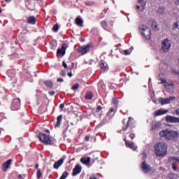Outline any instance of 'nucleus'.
I'll return each instance as SVG.
<instances>
[{
	"label": "nucleus",
	"mask_w": 179,
	"mask_h": 179,
	"mask_svg": "<svg viewBox=\"0 0 179 179\" xmlns=\"http://www.w3.org/2000/svg\"><path fill=\"white\" fill-rule=\"evenodd\" d=\"M160 138H163L165 141H171V142H177L179 138V132L175 130L164 129L159 132Z\"/></svg>",
	"instance_id": "f257e3e1"
},
{
	"label": "nucleus",
	"mask_w": 179,
	"mask_h": 179,
	"mask_svg": "<svg viewBox=\"0 0 179 179\" xmlns=\"http://www.w3.org/2000/svg\"><path fill=\"white\" fill-rule=\"evenodd\" d=\"M122 129L120 130V132H126L127 134H129V137L131 139V141L135 138V134H134V128H135V125L132 124V122H131V117H129V120L127 121V119H124L122 120Z\"/></svg>",
	"instance_id": "f03ea898"
},
{
	"label": "nucleus",
	"mask_w": 179,
	"mask_h": 179,
	"mask_svg": "<svg viewBox=\"0 0 179 179\" xmlns=\"http://www.w3.org/2000/svg\"><path fill=\"white\" fill-rule=\"evenodd\" d=\"M167 144L164 142H158L154 145V152L157 157H163L167 155Z\"/></svg>",
	"instance_id": "7ed1b4c3"
},
{
	"label": "nucleus",
	"mask_w": 179,
	"mask_h": 179,
	"mask_svg": "<svg viewBox=\"0 0 179 179\" xmlns=\"http://www.w3.org/2000/svg\"><path fill=\"white\" fill-rule=\"evenodd\" d=\"M139 30L143 36L147 39L150 40L152 38V32L150 31V29L148 28V27L145 24L139 25Z\"/></svg>",
	"instance_id": "20e7f679"
},
{
	"label": "nucleus",
	"mask_w": 179,
	"mask_h": 179,
	"mask_svg": "<svg viewBox=\"0 0 179 179\" xmlns=\"http://www.w3.org/2000/svg\"><path fill=\"white\" fill-rule=\"evenodd\" d=\"M38 138L40 142H42L44 145H52V140L50 139V136L44 133H40L38 135Z\"/></svg>",
	"instance_id": "39448f33"
},
{
	"label": "nucleus",
	"mask_w": 179,
	"mask_h": 179,
	"mask_svg": "<svg viewBox=\"0 0 179 179\" xmlns=\"http://www.w3.org/2000/svg\"><path fill=\"white\" fill-rule=\"evenodd\" d=\"M162 51L164 52H169V51H170V48H171V43H170V41L168 38H166L165 40L162 41Z\"/></svg>",
	"instance_id": "423d86ee"
},
{
	"label": "nucleus",
	"mask_w": 179,
	"mask_h": 179,
	"mask_svg": "<svg viewBox=\"0 0 179 179\" xmlns=\"http://www.w3.org/2000/svg\"><path fill=\"white\" fill-rule=\"evenodd\" d=\"M90 44H87V45L80 46V48H77L78 52L82 54V55H85V54H87L89 51H90Z\"/></svg>",
	"instance_id": "0eeeda50"
},
{
	"label": "nucleus",
	"mask_w": 179,
	"mask_h": 179,
	"mask_svg": "<svg viewBox=\"0 0 179 179\" xmlns=\"http://www.w3.org/2000/svg\"><path fill=\"white\" fill-rule=\"evenodd\" d=\"M20 108V99H15L13 100L11 110L17 111Z\"/></svg>",
	"instance_id": "6e6552de"
},
{
	"label": "nucleus",
	"mask_w": 179,
	"mask_h": 179,
	"mask_svg": "<svg viewBox=\"0 0 179 179\" xmlns=\"http://www.w3.org/2000/svg\"><path fill=\"white\" fill-rule=\"evenodd\" d=\"M66 53V43H64L61 48H58L57 50V57H64Z\"/></svg>",
	"instance_id": "1a4fd4ad"
},
{
	"label": "nucleus",
	"mask_w": 179,
	"mask_h": 179,
	"mask_svg": "<svg viewBox=\"0 0 179 179\" xmlns=\"http://www.w3.org/2000/svg\"><path fill=\"white\" fill-rule=\"evenodd\" d=\"M141 169L145 174H148L149 171H152V166L148 164L146 162H143L141 164Z\"/></svg>",
	"instance_id": "9d476101"
},
{
	"label": "nucleus",
	"mask_w": 179,
	"mask_h": 179,
	"mask_svg": "<svg viewBox=\"0 0 179 179\" xmlns=\"http://www.w3.org/2000/svg\"><path fill=\"white\" fill-rule=\"evenodd\" d=\"M166 122H171L172 124H178L179 123V117L168 115L165 118Z\"/></svg>",
	"instance_id": "9b49d317"
},
{
	"label": "nucleus",
	"mask_w": 179,
	"mask_h": 179,
	"mask_svg": "<svg viewBox=\"0 0 179 179\" xmlns=\"http://www.w3.org/2000/svg\"><path fill=\"white\" fill-rule=\"evenodd\" d=\"M173 100H176V96H169L168 99L161 98L159 103H161L162 106H164L166 104H170Z\"/></svg>",
	"instance_id": "f8f14e48"
},
{
	"label": "nucleus",
	"mask_w": 179,
	"mask_h": 179,
	"mask_svg": "<svg viewBox=\"0 0 179 179\" xmlns=\"http://www.w3.org/2000/svg\"><path fill=\"white\" fill-rule=\"evenodd\" d=\"M82 171V166L79 164H77L73 169L72 176H78V174H80Z\"/></svg>",
	"instance_id": "ddd939ff"
},
{
	"label": "nucleus",
	"mask_w": 179,
	"mask_h": 179,
	"mask_svg": "<svg viewBox=\"0 0 179 179\" xmlns=\"http://www.w3.org/2000/svg\"><path fill=\"white\" fill-rule=\"evenodd\" d=\"M124 141L125 142V145L127 146V148H129L133 150H135L136 149V147H135V144H134V143L127 140V138H124Z\"/></svg>",
	"instance_id": "4468645a"
},
{
	"label": "nucleus",
	"mask_w": 179,
	"mask_h": 179,
	"mask_svg": "<svg viewBox=\"0 0 179 179\" xmlns=\"http://www.w3.org/2000/svg\"><path fill=\"white\" fill-rule=\"evenodd\" d=\"M62 164H64V158H61L58 161L55 162L53 165V169L58 170V169H59Z\"/></svg>",
	"instance_id": "2eb2a0df"
},
{
	"label": "nucleus",
	"mask_w": 179,
	"mask_h": 179,
	"mask_svg": "<svg viewBox=\"0 0 179 179\" xmlns=\"http://www.w3.org/2000/svg\"><path fill=\"white\" fill-rule=\"evenodd\" d=\"M149 23L152 30H155V31H159V27H157V22H156V21L150 20L149 21Z\"/></svg>",
	"instance_id": "dca6fc26"
},
{
	"label": "nucleus",
	"mask_w": 179,
	"mask_h": 179,
	"mask_svg": "<svg viewBox=\"0 0 179 179\" xmlns=\"http://www.w3.org/2000/svg\"><path fill=\"white\" fill-rule=\"evenodd\" d=\"M169 113L168 110H162L159 109L157 110L155 113L154 115L155 117H159L160 115H164V114H167Z\"/></svg>",
	"instance_id": "f3484780"
},
{
	"label": "nucleus",
	"mask_w": 179,
	"mask_h": 179,
	"mask_svg": "<svg viewBox=\"0 0 179 179\" xmlns=\"http://www.w3.org/2000/svg\"><path fill=\"white\" fill-rule=\"evenodd\" d=\"M80 162L81 163H83V164H85V166H89V164H90V162H92V159L90 158V157H87V158L83 157L80 159Z\"/></svg>",
	"instance_id": "a211bd4d"
},
{
	"label": "nucleus",
	"mask_w": 179,
	"mask_h": 179,
	"mask_svg": "<svg viewBox=\"0 0 179 179\" xmlns=\"http://www.w3.org/2000/svg\"><path fill=\"white\" fill-rule=\"evenodd\" d=\"M10 164H12V159L7 160L2 166L3 171H6V170L9 169V166H10Z\"/></svg>",
	"instance_id": "6ab92c4d"
},
{
	"label": "nucleus",
	"mask_w": 179,
	"mask_h": 179,
	"mask_svg": "<svg viewBox=\"0 0 179 179\" xmlns=\"http://www.w3.org/2000/svg\"><path fill=\"white\" fill-rule=\"evenodd\" d=\"M36 17L29 16L28 17L27 22L29 23V24H36Z\"/></svg>",
	"instance_id": "aec40b11"
},
{
	"label": "nucleus",
	"mask_w": 179,
	"mask_h": 179,
	"mask_svg": "<svg viewBox=\"0 0 179 179\" xmlns=\"http://www.w3.org/2000/svg\"><path fill=\"white\" fill-rule=\"evenodd\" d=\"M75 23L77 26H80V27H83V20H82L80 17H77L76 18Z\"/></svg>",
	"instance_id": "412c9836"
},
{
	"label": "nucleus",
	"mask_w": 179,
	"mask_h": 179,
	"mask_svg": "<svg viewBox=\"0 0 179 179\" xmlns=\"http://www.w3.org/2000/svg\"><path fill=\"white\" fill-rule=\"evenodd\" d=\"M138 3H139L141 7L140 12H143V10H145V8H146V3H145V0H138Z\"/></svg>",
	"instance_id": "4be33fe9"
},
{
	"label": "nucleus",
	"mask_w": 179,
	"mask_h": 179,
	"mask_svg": "<svg viewBox=\"0 0 179 179\" xmlns=\"http://www.w3.org/2000/svg\"><path fill=\"white\" fill-rule=\"evenodd\" d=\"M160 127H162V124L160 123V122H156L155 123H152L151 130L155 131V129H159Z\"/></svg>",
	"instance_id": "5701e85b"
},
{
	"label": "nucleus",
	"mask_w": 179,
	"mask_h": 179,
	"mask_svg": "<svg viewBox=\"0 0 179 179\" xmlns=\"http://www.w3.org/2000/svg\"><path fill=\"white\" fill-rule=\"evenodd\" d=\"M62 122V115H59L57 117V122L55 124V128H57V127H59V125H61Z\"/></svg>",
	"instance_id": "b1692460"
},
{
	"label": "nucleus",
	"mask_w": 179,
	"mask_h": 179,
	"mask_svg": "<svg viewBox=\"0 0 179 179\" xmlns=\"http://www.w3.org/2000/svg\"><path fill=\"white\" fill-rule=\"evenodd\" d=\"M94 96V95L93 94V92H92L90 91H87L85 94V99H86V100H92V99H93Z\"/></svg>",
	"instance_id": "393cba45"
},
{
	"label": "nucleus",
	"mask_w": 179,
	"mask_h": 179,
	"mask_svg": "<svg viewBox=\"0 0 179 179\" xmlns=\"http://www.w3.org/2000/svg\"><path fill=\"white\" fill-rule=\"evenodd\" d=\"M44 85H45L46 87H49V89H52V87H53L54 86V84L50 80L45 81Z\"/></svg>",
	"instance_id": "a878e982"
},
{
	"label": "nucleus",
	"mask_w": 179,
	"mask_h": 179,
	"mask_svg": "<svg viewBox=\"0 0 179 179\" xmlns=\"http://www.w3.org/2000/svg\"><path fill=\"white\" fill-rule=\"evenodd\" d=\"M96 3V1L93 0L87 1L85 2L86 6H93Z\"/></svg>",
	"instance_id": "bb28decb"
},
{
	"label": "nucleus",
	"mask_w": 179,
	"mask_h": 179,
	"mask_svg": "<svg viewBox=\"0 0 179 179\" xmlns=\"http://www.w3.org/2000/svg\"><path fill=\"white\" fill-rule=\"evenodd\" d=\"M100 68H101V72H106L107 71V66L104 64V62L100 63Z\"/></svg>",
	"instance_id": "cd10ccee"
},
{
	"label": "nucleus",
	"mask_w": 179,
	"mask_h": 179,
	"mask_svg": "<svg viewBox=\"0 0 179 179\" xmlns=\"http://www.w3.org/2000/svg\"><path fill=\"white\" fill-rule=\"evenodd\" d=\"M59 29V26H58V24H56L53 26V27L52 28V31H54V33H57Z\"/></svg>",
	"instance_id": "c85d7f7f"
},
{
	"label": "nucleus",
	"mask_w": 179,
	"mask_h": 179,
	"mask_svg": "<svg viewBox=\"0 0 179 179\" xmlns=\"http://www.w3.org/2000/svg\"><path fill=\"white\" fill-rule=\"evenodd\" d=\"M36 177L38 179H40L41 178V177H43V173H41V171H40V169H38L36 172Z\"/></svg>",
	"instance_id": "c756f323"
},
{
	"label": "nucleus",
	"mask_w": 179,
	"mask_h": 179,
	"mask_svg": "<svg viewBox=\"0 0 179 179\" xmlns=\"http://www.w3.org/2000/svg\"><path fill=\"white\" fill-rule=\"evenodd\" d=\"M101 24L103 29H104L105 30H106V29H107V21L106 20H103L101 22Z\"/></svg>",
	"instance_id": "7c9ffc66"
},
{
	"label": "nucleus",
	"mask_w": 179,
	"mask_h": 179,
	"mask_svg": "<svg viewBox=\"0 0 179 179\" xmlns=\"http://www.w3.org/2000/svg\"><path fill=\"white\" fill-rule=\"evenodd\" d=\"M113 113H114V108H110L108 112L107 113L108 117H111V115H113Z\"/></svg>",
	"instance_id": "2f4dec72"
},
{
	"label": "nucleus",
	"mask_w": 179,
	"mask_h": 179,
	"mask_svg": "<svg viewBox=\"0 0 179 179\" xmlns=\"http://www.w3.org/2000/svg\"><path fill=\"white\" fill-rule=\"evenodd\" d=\"M171 166H172V170H173V171H177V162H173Z\"/></svg>",
	"instance_id": "473e14b6"
},
{
	"label": "nucleus",
	"mask_w": 179,
	"mask_h": 179,
	"mask_svg": "<svg viewBox=\"0 0 179 179\" xmlns=\"http://www.w3.org/2000/svg\"><path fill=\"white\" fill-rule=\"evenodd\" d=\"M68 174H69L68 171H64L63 173V174L62 175V176L60 177V179H65V178H66L68 177Z\"/></svg>",
	"instance_id": "72a5a7b5"
},
{
	"label": "nucleus",
	"mask_w": 179,
	"mask_h": 179,
	"mask_svg": "<svg viewBox=\"0 0 179 179\" xmlns=\"http://www.w3.org/2000/svg\"><path fill=\"white\" fill-rule=\"evenodd\" d=\"M79 89V83H76L73 87H71V90H76Z\"/></svg>",
	"instance_id": "f704fd0d"
},
{
	"label": "nucleus",
	"mask_w": 179,
	"mask_h": 179,
	"mask_svg": "<svg viewBox=\"0 0 179 179\" xmlns=\"http://www.w3.org/2000/svg\"><path fill=\"white\" fill-rule=\"evenodd\" d=\"M164 83L166 84V85H164L165 87H167V86H170V85L169 83H167V81H166V80L162 79L161 84L163 85Z\"/></svg>",
	"instance_id": "c9c22d12"
},
{
	"label": "nucleus",
	"mask_w": 179,
	"mask_h": 179,
	"mask_svg": "<svg viewBox=\"0 0 179 179\" xmlns=\"http://www.w3.org/2000/svg\"><path fill=\"white\" fill-rule=\"evenodd\" d=\"M103 110V107L99 105L96 108V112L95 113H100Z\"/></svg>",
	"instance_id": "e433bc0d"
},
{
	"label": "nucleus",
	"mask_w": 179,
	"mask_h": 179,
	"mask_svg": "<svg viewBox=\"0 0 179 179\" xmlns=\"http://www.w3.org/2000/svg\"><path fill=\"white\" fill-rule=\"evenodd\" d=\"M112 103L115 104V106H117V104H118V99H117V98H113L112 100Z\"/></svg>",
	"instance_id": "4c0bfd02"
},
{
	"label": "nucleus",
	"mask_w": 179,
	"mask_h": 179,
	"mask_svg": "<svg viewBox=\"0 0 179 179\" xmlns=\"http://www.w3.org/2000/svg\"><path fill=\"white\" fill-rule=\"evenodd\" d=\"M85 140L86 142H89V141H90V135L85 136Z\"/></svg>",
	"instance_id": "58836bf2"
},
{
	"label": "nucleus",
	"mask_w": 179,
	"mask_h": 179,
	"mask_svg": "<svg viewBox=\"0 0 179 179\" xmlns=\"http://www.w3.org/2000/svg\"><path fill=\"white\" fill-rule=\"evenodd\" d=\"M178 22H175L173 25V29H178Z\"/></svg>",
	"instance_id": "ea45409f"
},
{
	"label": "nucleus",
	"mask_w": 179,
	"mask_h": 179,
	"mask_svg": "<svg viewBox=\"0 0 179 179\" xmlns=\"http://www.w3.org/2000/svg\"><path fill=\"white\" fill-rule=\"evenodd\" d=\"M172 73H173V75H179V71L176 69H172Z\"/></svg>",
	"instance_id": "a19ab883"
},
{
	"label": "nucleus",
	"mask_w": 179,
	"mask_h": 179,
	"mask_svg": "<svg viewBox=\"0 0 179 179\" xmlns=\"http://www.w3.org/2000/svg\"><path fill=\"white\" fill-rule=\"evenodd\" d=\"M172 73H173V75H179V71L176 69H172Z\"/></svg>",
	"instance_id": "79ce46f5"
},
{
	"label": "nucleus",
	"mask_w": 179,
	"mask_h": 179,
	"mask_svg": "<svg viewBox=\"0 0 179 179\" xmlns=\"http://www.w3.org/2000/svg\"><path fill=\"white\" fill-rule=\"evenodd\" d=\"M62 66H64V68L66 69L68 68V64H66V62H65V61L62 62Z\"/></svg>",
	"instance_id": "37998d69"
},
{
	"label": "nucleus",
	"mask_w": 179,
	"mask_h": 179,
	"mask_svg": "<svg viewBox=\"0 0 179 179\" xmlns=\"http://www.w3.org/2000/svg\"><path fill=\"white\" fill-rule=\"evenodd\" d=\"M27 33H29L27 29H23L21 34H27Z\"/></svg>",
	"instance_id": "c03bdc74"
},
{
	"label": "nucleus",
	"mask_w": 179,
	"mask_h": 179,
	"mask_svg": "<svg viewBox=\"0 0 179 179\" xmlns=\"http://www.w3.org/2000/svg\"><path fill=\"white\" fill-rule=\"evenodd\" d=\"M64 108H65V104L64 103H61L59 105L60 110H64Z\"/></svg>",
	"instance_id": "a18cd8bd"
},
{
	"label": "nucleus",
	"mask_w": 179,
	"mask_h": 179,
	"mask_svg": "<svg viewBox=\"0 0 179 179\" xmlns=\"http://www.w3.org/2000/svg\"><path fill=\"white\" fill-rule=\"evenodd\" d=\"M61 75L63 76V77H65L66 76V72L65 71H61Z\"/></svg>",
	"instance_id": "49530a36"
},
{
	"label": "nucleus",
	"mask_w": 179,
	"mask_h": 179,
	"mask_svg": "<svg viewBox=\"0 0 179 179\" xmlns=\"http://www.w3.org/2000/svg\"><path fill=\"white\" fill-rule=\"evenodd\" d=\"M124 55H129V50H124Z\"/></svg>",
	"instance_id": "de8ad7c7"
},
{
	"label": "nucleus",
	"mask_w": 179,
	"mask_h": 179,
	"mask_svg": "<svg viewBox=\"0 0 179 179\" xmlns=\"http://www.w3.org/2000/svg\"><path fill=\"white\" fill-rule=\"evenodd\" d=\"M50 96H54L55 94V91H50L49 92Z\"/></svg>",
	"instance_id": "09e8293b"
},
{
	"label": "nucleus",
	"mask_w": 179,
	"mask_h": 179,
	"mask_svg": "<svg viewBox=\"0 0 179 179\" xmlns=\"http://www.w3.org/2000/svg\"><path fill=\"white\" fill-rule=\"evenodd\" d=\"M57 82L62 83V82H64V78H57Z\"/></svg>",
	"instance_id": "8fccbe9b"
},
{
	"label": "nucleus",
	"mask_w": 179,
	"mask_h": 179,
	"mask_svg": "<svg viewBox=\"0 0 179 179\" xmlns=\"http://www.w3.org/2000/svg\"><path fill=\"white\" fill-rule=\"evenodd\" d=\"M175 114L179 117V108L175 110Z\"/></svg>",
	"instance_id": "3c124183"
},
{
	"label": "nucleus",
	"mask_w": 179,
	"mask_h": 179,
	"mask_svg": "<svg viewBox=\"0 0 179 179\" xmlns=\"http://www.w3.org/2000/svg\"><path fill=\"white\" fill-rule=\"evenodd\" d=\"M68 76H69V78H72L73 76L72 72L68 73Z\"/></svg>",
	"instance_id": "603ef678"
},
{
	"label": "nucleus",
	"mask_w": 179,
	"mask_h": 179,
	"mask_svg": "<svg viewBox=\"0 0 179 179\" xmlns=\"http://www.w3.org/2000/svg\"><path fill=\"white\" fill-rule=\"evenodd\" d=\"M103 13H107L108 9L107 8L103 9Z\"/></svg>",
	"instance_id": "864d4df0"
},
{
	"label": "nucleus",
	"mask_w": 179,
	"mask_h": 179,
	"mask_svg": "<svg viewBox=\"0 0 179 179\" xmlns=\"http://www.w3.org/2000/svg\"><path fill=\"white\" fill-rule=\"evenodd\" d=\"M18 178H19V179H23V176H22V175L20 174V175L18 176Z\"/></svg>",
	"instance_id": "5fc2aeb1"
},
{
	"label": "nucleus",
	"mask_w": 179,
	"mask_h": 179,
	"mask_svg": "<svg viewBox=\"0 0 179 179\" xmlns=\"http://www.w3.org/2000/svg\"><path fill=\"white\" fill-rule=\"evenodd\" d=\"M140 9H141L140 6H136V10H139Z\"/></svg>",
	"instance_id": "6e6d98bb"
},
{
	"label": "nucleus",
	"mask_w": 179,
	"mask_h": 179,
	"mask_svg": "<svg viewBox=\"0 0 179 179\" xmlns=\"http://www.w3.org/2000/svg\"><path fill=\"white\" fill-rule=\"evenodd\" d=\"M175 3H176V5H179V0L176 1L175 2Z\"/></svg>",
	"instance_id": "4d7b16f0"
},
{
	"label": "nucleus",
	"mask_w": 179,
	"mask_h": 179,
	"mask_svg": "<svg viewBox=\"0 0 179 179\" xmlns=\"http://www.w3.org/2000/svg\"><path fill=\"white\" fill-rule=\"evenodd\" d=\"M35 168L38 169V164H36L35 165Z\"/></svg>",
	"instance_id": "13d9d810"
},
{
	"label": "nucleus",
	"mask_w": 179,
	"mask_h": 179,
	"mask_svg": "<svg viewBox=\"0 0 179 179\" xmlns=\"http://www.w3.org/2000/svg\"><path fill=\"white\" fill-rule=\"evenodd\" d=\"M89 179H97V178L94 177V178H90Z\"/></svg>",
	"instance_id": "bf43d9fd"
},
{
	"label": "nucleus",
	"mask_w": 179,
	"mask_h": 179,
	"mask_svg": "<svg viewBox=\"0 0 179 179\" xmlns=\"http://www.w3.org/2000/svg\"><path fill=\"white\" fill-rule=\"evenodd\" d=\"M5 1H6V2H9V1H10L12 0H5Z\"/></svg>",
	"instance_id": "052dcab7"
},
{
	"label": "nucleus",
	"mask_w": 179,
	"mask_h": 179,
	"mask_svg": "<svg viewBox=\"0 0 179 179\" xmlns=\"http://www.w3.org/2000/svg\"><path fill=\"white\" fill-rule=\"evenodd\" d=\"M0 13H2V9H1V7H0Z\"/></svg>",
	"instance_id": "680f3d73"
},
{
	"label": "nucleus",
	"mask_w": 179,
	"mask_h": 179,
	"mask_svg": "<svg viewBox=\"0 0 179 179\" xmlns=\"http://www.w3.org/2000/svg\"><path fill=\"white\" fill-rule=\"evenodd\" d=\"M102 17H104V15H102V16L101 17V19H102Z\"/></svg>",
	"instance_id": "e2e57ef3"
},
{
	"label": "nucleus",
	"mask_w": 179,
	"mask_h": 179,
	"mask_svg": "<svg viewBox=\"0 0 179 179\" xmlns=\"http://www.w3.org/2000/svg\"><path fill=\"white\" fill-rule=\"evenodd\" d=\"M0 135H1V130H0Z\"/></svg>",
	"instance_id": "0e129e2a"
}]
</instances>
